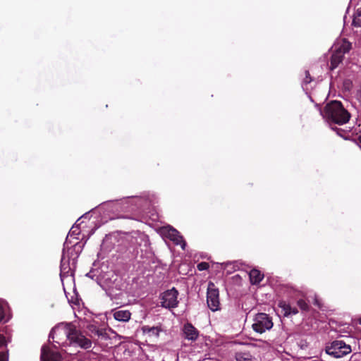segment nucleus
I'll list each match as a JSON object with an SVG mask.
<instances>
[{
    "label": "nucleus",
    "mask_w": 361,
    "mask_h": 361,
    "mask_svg": "<svg viewBox=\"0 0 361 361\" xmlns=\"http://www.w3.org/2000/svg\"><path fill=\"white\" fill-rule=\"evenodd\" d=\"M85 333L90 338H87L73 326L66 325L62 328L56 327L53 329L49 337H51L54 342L61 344L60 337L63 336L69 340L71 343H74L85 350L90 349L92 347V341L95 342L99 338H107L106 331L99 329L93 324H88L85 326Z\"/></svg>",
    "instance_id": "nucleus-1"
},
{
    "label": "nucleus",
    "mask_w": 361,
    "mask_h": 361,
    "mask_svg": "<svg viewBox=\"0 0 361 361\" xmlns=\"http://www.w3.org/2000/svg\"><path fill=\"white\" fill-rule=\"evenodd\" d=\"M322 115L329 123L343 125L350 118V114L343 107L340 101L333 100L326 104Z\"/></svg>",
    "instance_id": "nucleus-2"
},
{
    "label": "nucleus",
    "mask_w": 361,
    "mask_h": 361,
    "mask_svg": "<svg viewBox=\"0 0 361 361\" xmlns=\"http://www.w3.org/2000/svg\"><path fill=\"white\" fill-rule=\"evenodd\" d=\"M325 350L326 354L336 358L343 357L352 352L351 346L341 340H336L327 344Z\"/></svg>",
    "instance_id": "nucleus-3"
},
{
    "label": "nucleus",
    "mask_w": 361,
    "mask_h": 361,
    "mask_svg": "<svg viewBox=\"0 0 361 361\" xmlns=\"http://www.w3.org/2000/svg\"><path fill=\"white\" fill-rule=\"evenodd\" d=\"M351 48V44L345 39H343L341 44L338 47H335L330 59L331 70H334L338 67V66L343 61L344 55L349 52Z\"/></svg>",
    "instance_id": "nucleus-4"
},
{
    "label": "nucleus",
    "mask_w": 361,
    "mask_h": 361,
    "mask_svg": "<svg viewBox=\"0 0 361 361\" xmlns=\"http://www.w3.org/2000/svg\"><path fill=\"white\" fill-rule=\"evenodd\" d=\"M272 318L266 313H258L255 315L252 325L255 331L262 334L273 327Z\"/></svg>",
    "instance_id": "nucleus-5"
},
{
    "label": "nucleus",
    "mask_w": 361,
    "mask_h": 361,
    "mask_svg": "<svg viewBox=\"0 0 361 361\" xmlns=\"http://www.w3.org/2000/svg\"><path fill=\"white\" fill-rule=\"evenodd\" d=\"M207 302L208 307L212 311L215 312L219 310V291L212 282L208 284L207 292Z\"/></svg>",
    "instance_id": "nucleus-6"
},
{
    "label": "nucleus",
    "mask_w": 361,
    "mask_h": 361,
    "mask_svg": "<svg viewBox=\"0 0 361 361\" xmlns=\"http://www.w3.org/2000/svg\"><path fill=\"white\" fill-rule=\"evenodd\" d=\"M178 292L175 288L165 291L161 298V307L169 309L176 307L178 304Z\"/></svg>",
    "instance_id": "nucleus-7"
},
{
    "label": "nucleus",
    "mask_w": 361,
    "mask_h": 361,
    "mask_svg": "<svg viewBox=\"0 0 361 361\" xmlns=\"http://www.w3.org/2000/svg\"><path fill=\"white\" fill-rule=\"evenodd\" d=\"M41 361H61L59 353L52 350L47 346L42 348Z\"/></svg>",
    "instance_id": "nucleus-8"
},
{
    "label": "nucleus",
    "mask_w": 361,
    "mask_h": 361,
    "mask_svg": "<svg viewBox=\"0 0 361 361\" xmlns=\"http://www.w3.org/2000/svg\"><path fill=\"white\" fill-rule=\"evenodd\" d=\"M183 331L185 335V338L191 341H195L199 335L196 328L190 323H187L184 325Z\"/></svg>",
    "instance_id": "nucleus-9"
},
{
    "label": "nucleus",
    "mask_w": 361,
    "mask_h": 361,
    "mask_svg": "<svg viewBox=\"0 0 361 361\" xmlns=\"http://www.w3.org/2000/svg\"><path fill=\"white\" fill-rule=\"evenodd\" d=\"M279 306L281 308L284 317H289L298 313V310L296 307H293L289 303L285 301L279 302Z\"/></svg>",
    "instance_id": "nucleus-10"
},
{
    "label": "nucleus",
    "mask_w": 361,
    "mask_h": 361,
    "mask_svg": "<svg viewBox=\"0 0 361 361\" xmlns=\"http://www.w3.org/2000/svg\"><path fill=\"white\" fill-rule=\"evenodd\" d=\"M250 283L253 285L259 283L264 279V274L256 269H252L249 273Z\"/></svg>",
    "instance_id": "nucleus-11"
},
{
    "label": "nucleus",
    "mask_w": 361,
    "mask_h": 361,
    "mask_svg": "<svg viewBox=\"0 0 361 361\" xmlns=\"http://www.w3.org/2000/svg\"><path fill=\"white\" fill-rule=\"evenodd\" d=\"M130 315L128 310H118L114 312V317L120 322H127L130 319Z\"/></svg>",
    "instance_id": "nucleus-12"
},
{
    "label": "nucleus",
    "mask_w": 361,
    "mask_h": 361,
    "mask_svg": "<svg viewBox=\"0 0 361 361\" xmlns=\"http://www.w3.org/2000/svg\"><path fill=\"white\" fill-rule=\"evenodd\" d=\"M142 331L145 334H149V336H154L156 337H158L159 335V333L161 331V329L159 326H144L142 327Z\"/></svg>",
    "instance_id": "nucleus-13"
},
{
    "label": "nucleus",
    "mask_w": 361,
    "mask_h": 361,
    "mask_svg": "<svg viewBox=\"0 0 361 361\" xmlns=\"http://www.w3.org/2000/svg\"><path fill=\"white\" fill-rule=\"evenodd\" d=\"M169 237L171 240L175 242L176 244L178 243L179 239L180 238L178 232L174 228H171L169 231Z\"/></svg>",
    "instance_id": "nucleus-14"
},
{
    "label": "nucleus",
    "mask_w": 361,
    "mask_h": 361,
    "mask_svg": "<svg viewBox=\"0 0 361 361\" xmlns=\"http://www.w3.org/2000/svg\"><path fill=\"white\" fill-rule=\"evenodd\" d=\"M353 25L356 27H361V7L357 10L354 15Z\"/></svg>",
    "instance_id": "nucleus-15"
},
{
    "label": "nucleus",
    "mask_w": 361,
    "mask_h": 361,
    "mask_svg": "<svg viewBox=\"0 0 361 361\" xmlns=\"http://www.w3.org/2000/svg\"><path fill=\"white\" fill-rule=\"evenodd\" d=\"M297 305L302 311L307 312L310 310V305L303 299L298 300L297 301Z\"/></svg>",
    "instance_id": "nucleus-16"
},
{
    "label": "nucleus",
    "mask_w": 361,
    "mask_h": 361,
    "mask_svg": "<svg viewBox=\"0 0 361 361\" xmlns=\"http://www.w3.org/2000/svg\"><path fill=\"white\" fill-rule=\"evenodd\" d=\"M238 361H254L252 356L247 353L239 354L236 357Z\"/></svg>",
    "instance_id": "nucleus-17"
},
{
    "label": "nucleus",
    "mask_w": 361,
    "mask_h": 361,
    "mask_svg": "<svg viewBox=\"0 0 361 361\" xmlns=\"http://www.w3.org/2000/svg\"><path fill=\"white\" fill-rule=\"evenodd\" d=\"M209 268V264L208 262H202L197 265V269L199 271H204L207 270Z\"/></svg>",
    "instance_id": "nucleus-18"
},
{
    "label": "nucleus",
    "mask_w": 361,
    "mask_h": 361,
    "mask_svg": "<svg viewBox=\"0 0 361 361\" xmlns=\"http://www.w3.org/2000/svg\"><path fill=\"white\" fill-rule=\"evenodd\" d=\"M305 77L303 80V83H305V85H307L312 82V78L310 75L309 71H305Z\"/></svg>",
    "instance_id": "nucleus-19"
},
{
    "label": "nucleus",
    "mask_w": 361,
    "mask_h": 361,
    "mask_svg": "<svg viewBox=\"0 0 361 361\" xmlns=\"http://www.w3.org/2000/svg\"><path fill=\"white\" fill-rule=\"evenodd\" d=\"M8 352H0V361H8Z\"/></svg>",
    "instance_id": "nucleus-20"
},
{
    "label": "nucleus",
    "mask_w": 361,
    "mask_h": 361,
    "mask_svg": "<svg viewBox=\"0 0 361 361\" xmlns=\"http://www.w3.org/2000/svg\"><path fill=\"white\" fill-rule=\"evenodd\" d=\"M6 345V341L5 337L0 334V347L4 346Z\"/></svg>",
    "instance_id": "nucleus-21"
},
{
    "label": "nucleus",
    "mask_w": 361,
    "mask_h": 361,
    "mask_svg": "<svg viewBox=\"0 0 361 361\" xmlns=\"http://www.w3.org/2000/svg\"><path fill=\"white\" fill-rule=\"evenodd\" d=\"M4 317V312L2 306L0 305V322Z\"/></svg>",
    "instance_id": "nucleus-22"
},
{
    "label": "nucleus",
    "mask_w": 361,
    "mask_h": 361,
    "mask_svg": "<svg viewBox=\"0 0 361 361\" xmlns=\"http://www.w3.org/2000/svg\"><path fill=\"white\" fill-rule=\"evenodd\" d=\"M333 130H334L335 131H336V133L341 135V133L340 132H343V130L340 129V128H332Z\"/></svg>",
    "instance_id": "nucleus-23"
},
{
    "label": "nucleus",
    "mask_w": 361,
    "mask_h": 361,
    "mask_svg": "<svg viewBox=\"0 0 361 361\" xmlns=\"http://www.w3.org/2000/svg\"><path fill=\"white\" fill-rule=\"evenodd\" d=\"M357 140L360 143V147L361 149V134L357 137Z\"/></svg>",
    "instance_id": "nucleus-24"
}]
</instances>
